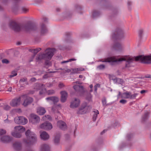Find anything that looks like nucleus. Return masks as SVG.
<instances>
[{"label": "nucleus", "mask_w": 151, "mask_h": 151, "mask_svg": "<svg viewBox=\"0 0 151 151\" xmlns=\"http://www.w3.org/2000/svg\"><path fill=\"white\" fill-rule=\"evenodd\" d=\"M134 60L136 61H140L141 63L145 64H150L151 63V55H141L136 57L125 56L117 59L113 57L108 58L104 60H101L100 61L103 62H112L114 63L124 61H126L125 68H129L131 66V64Z\"/></svg>", "instance_id": "nucleus-1"}, {"label": "nucleus", "mask_w": 151, "mask_h": 151, "mask_svg": "<svg viewBox=\"0 0 151 151\" xmlns=\"http://www.w3.org/2000/svg\"><path fill=\"white\" fill-rule=\"evenodd\" d=\"M9 27L10 28L16 32H19L21 29H24L27 32H35L37 29V25L34 22L30 21L25 24L12 21L9 23Z\"/></svg>", "instance_id": "nucleus-2"}, {"label": "nucleus", "mask_w": 151, "mask_h": 151, "mask_svg": "<svg viewBox=\"0 0 151 151\" xmlns=\"http://www.w3.org/2000/svg\"><path fill=\"white\" fill-rule=\"evenodd\" d=\"M56 50L55 48H48L45 50V53H40L38 54V60L44 59L45 60V65L48 66L51 65V63L50 61L54 55Z\"/></svg>", "instance_id": "nucleus-3"}, {"label": "nucleus", "mask_w": 151, "mask_h": 151, "mask_svg": "<svg viewBox=\"0 0 151 151\" xmlns=\"http://www.w3.org/2000/svg\"><path fill=\"white\" fill-rule=\"evenodd\" d=\"M27 139H24V142L28 146L33 145L36 141L37 138L34 133L31 132L29 129H28L25 133Z\"/></svg>", "instance_id": "nucleus-4"}, {"label": "nucleus", "mask_w": 151, "mask_h": 151, "mask_svg": "<svg viewBox=\"0 0 151 151\" xmlns=\"http://www.w3.org/2000/svg\"><path fill=\"white\" fill-rule=\"evenodd\" d=\"M124 37L123 29L121 28L117 27L112 35V39L114 40L120 39Z\"/></svg>", "instance_id": "nucleus-5"}, {"label": "nucleus", "mask_w": 151, "mask_h": 151, "mask_svg": "<svg viewBox=\"0 0 151 151\" xmlns=\"http://www.w3.org/2000/svg\"><path fill=\"white\" fill-rule=\"evenodd\" d=\"M91 107L90 106H87L86 103H83L77 111V113L79 114H85L87 111L90 110Z\"/></svg>", "instance_id": "nucleus-6"}, {"label": "nucleus", "mask_w": 151, "mask_h": 151, "mask_svg": "<svg viewBox=\"0 0 151 151\" xmlns=\"http://www.w3.org/2000/svg\"><path fill=\"white\" fill-rule=\"evenodd\" d=\"M14 121L15 123L18 124L24 125L28 122L27 119L23 116L17 117L15 118Z\"/></svg>", "instance_id": "nucleus-7"}, {"label": "nucleus", "mask_w": 151, "mask_h": 151, "mask_svg": "<svg viewBox=\"0 0 151 151\" xmlns=\"http://www.w3.org/2000/svg\"><path fill=\"white\" fill-rule=\"evenodd\" d=\"M40 127L41 129L47 130H50L52 128V124L49 122H45L42 123L40 126Z\"/></svg>", "instance_id": "nucleus-8"}, {"label": "nucleus", "mask_w": 151, "mask_h": 151, "mask_svg": "<svg viewBox=\"0 0 151 151\" xmlns=\"http://www.w3.org/2000/svg\"><path fill=\"white\" fill-rule=\"evenodd\" d=\"M21 96L22 97H26V99L24 100L22 104L24 107H26L28 105L30 104L33 101V98L30 97H27L26 94L22 95Z\"/></svg>", "instance_id": "nucleus-9"}, {"label": "nucleus", "mask_w": 151, "mask_h": 151, "mask_svg": "<svg viewBox=\"0 0 151 151\" xmlns=\"http://www.w3.org/2000/svg\"><path fill=\"white\" fill-rule=\"evenodd\" d=\"M21 100L20 97L18 98H15L12 100L11 102H10V105L12 107L17 106L20 105Z\"/></svg>", "instance_id": "nucleus-10"}, {"label": "nucleus", "mask_w": 151, "mask_h": 151, "mask_svg": "<svg viewBox=\"0 0 151 151\" xmlns=\"http://www.w3.org/2000/svg\"><path fill=\"white\" fill-rule=\"evenodd\" d=\"M80 103V100L75 98L73 101L71 102L70 106L72 109L76 108L79 105Z\"/></svg>", "instance_id": "nucleus-11"}, {"label": "nucleus", "mask_w": 151, "mask_h": 151, "mask_svg": "<svg viewBox=\"0 0 151 151\" xmlns=\"http://www.w3.org/2000/svg\"><path fill=\"white\" fill-rule=\"evenodd\" d=\"M29 122L32 124L37 123L38 121V116L34 114H31L29 118Z\"/></svg>", "instance_id": "nucleus-12"}, {"label": "nucleus", "mask_w": 151, "mask_h": 151, "mask_svg": "<svg viewBox=\"0 0 151 151\" xmlns=\"http://www.w3.org/2000/svg\"><path fill=\"white\" fill-rule=\"evenodd\" d=\"M73 88L75 91L79 92L81 96L85 92L83 87L82 86L75 85L73 86Z\"/></svg>", "instance_id": "nucleus-13"}, {"label": "nucleus", "mask_w": 151, "mask_h": 151, "mask_svg": "<svg viewBox=\"0 0 151 151\" xmlns=\"http://www.w3.org/2000/svg\"><path fill=\"white\" fill-rule=\"evenodd\" d=\"M57 126L61 129L65 130L67 129V126L66 123L60 120L57 122Z\"/></svg>", "instance_id": "nucleus-14"}, {"label": "nucleus", "mask_w": 151, "mask_h": 151, "mask_svg": "<svg viewBox=\"0 0 151 151\" xmlns=\"http://www.w3.org/2000/svg\"><path fill=\"white\" fill-rule=\"evenodd\" d=\"M112 48L116 50L120 51L122 50L123 46L120 43L116 42L112 46Z\"/></svg>", "instance_id": "nucleus-15"}, {"label": "nucleus", "mask_w": 151, "mask_h": 151, "mask_svg": "<svg viewBox=\"0 0 151 151\" xmlns=\"http://www.w3.org/2000/svg\"><path fill=\"white\" fill-rule=\"evenodd\" d=\"M60 93L61 95L60 98V101L62 103L65 102L68 96V93L65 91H62L60 92Z\"/></svg>", "instance_id": "nucleus-16"}, {"label": "nucleus", "mask_w": 151, "mask_h": 151, "mask_svg": "<svg viewBox=\"0 0 151 151\" xmlns=\"http://www.w3.org/2000/svg\"><path fill=\"white\" fill-rule=\"evenodd\" d=\"M12 139V137L9 136H4L0 138L1 141L4 143L9 142H11Z\"/></svg>", "instance_id": "nucleus-17"}, {"label": "nucleus", "mask_w": 151, "mask_h": 151, "mask_svg": "<svg viewBox=\"0 0 151 151\" xmlns=\"http://www.w3.org/2000/svg\"><path fill=\"white\" fill-rule=\"evenodd\" d=\"M40 90L39 91V94L42 95L45 94L46 90L45 85L42 83H38V90Z\"/></svg>", "instance_id": "nucleus-18"}, {"label": "nucleus", "mask_w": 151, "mask_h": 151, "mask_svg": "<svg viewBox=\"0 0 151 151\" xmlns=\"http://www.w3.org/2000/svg\"><path fill=\"white\" fill-rule=\"evenodd\" d=\"M40 137L41 139L44 141L48 140L50 137L48 134L45 131H43L42 132H40Z\"/></svg>", "instance_id": "nucleus-19"}, {"label": "nucleus", "mask_w": 151, "mask_h": 151, "mask_svg": "<svg viewBox=\"0 0 151 151\" xmlns=\"http://www.w3.org/2000/svg\"><path fill=\"white\" fill-rule=\"evenodd\" d=\"M48 30L47 28L43 23H42L40 26V33L41 35H44L45 34L47 33Z\"/></svg>", "instance_id": "nucleus-20"}, {"label": "nucleus", "mask_w": 151, "mask_h": 151, "mask_svg": "<svg viewBox=\"0 0 151 151\" xmlns=\"http://www.w3.org/2000/svg\"><path fill=\"white\" fill-rule=\"evenodd\" d=\"M123 95H125L127 96L125 97V98H129L131 99H132L135 98L138 94L137 93H135L132 95L131 92H126L123 93Z\"/></svg>", "instance_id": "nucleus-21"}, {"label": "nucleus", "mask_w": 151, "mask_h": 151, "mask_svg": "<svg viewBox=\"0 0 151 151\" xmlns=\"http://www.w3.org/2000/svg\"><path fill=\"white\" fill-rule=\"evenodd\" d=\"M40 151H51L50 147L47 144H42L40 147Z\"/></svg>", "instance_id": "nucleus-22"}, {"label": "nucleus", "mask_w": 151, "mask_h": 151, "mask_svg": "<svg viewBox=\"0 0 151 151\" xmlns=\"http://www.w3.org/2000/svg\"><path fill=\"white\" fill-rule=\"evenodd\" d=\"M61 135L60 133L56 134L54 139V143L55 145H58L59 144Z\"/></svg>", "instance_id": "nucleus-23"}, {"label": "nucleus", "mask_w": 151, "mask_h": 151, "mask_svg": "<svg viewBox=\"0 0 151 151\" xmlns=\"http://www.w3.org/2000/svg\"><path fill=\"white\" fill-rule=\"evenodd\" d=\"M13 147L16 150H20L22 148V143L20 142H16L13 144Z\"/></svg>", "instance_id": "nucleus-24"}, {"label": "nucleus", "mask_w": 151, "mask_h": 151, "mask_svg": "<svg viewBox=\"0 0 151 151\" xmlns=\"http://www.w3.org/2000/svg\"><path fill=\"white\" fill-rule=\"evenodd\" d=\"M15 132L22 133L25 130V129L22 126H17L14 127Z\"/></svg>", "instance_id": "nucleus-25"}, {"label": "nucleus", "mask_w": 151, "mask_h": 151, "mask_svg": "<svg viewBox=\"0 0 151 151\" xmlns=\"http://www.w3.org/2000/svg\"><path fill=\"white\" fill-rule=\"evenodd\" d=\"M29 51L33 53L31 59L29 60V62H30L32 61V59L34 58L35 56L38 52V49L36 48L35 49H29Z\"/></svg>", "instance_id": "nucleus-26"}, {"label": "nucleus", "mask_w": 151, "mask_h": 151, "mask_svg": "<svg viewBox=\"0 0 151 151\" xmlns=\"http://www.w3.org/2000/svg\"><path fill=\"white\" fill-rule=\"evenodd\" d=\"M149 112L147 111L145 112L144 115L142 117V122H145L147 120L149 116Z\"/></svg>", "instance_id": "nucleus-27"}, {"label": "nucleus", "mask_w": 151, "mask_h": 151, "mask_svg": "<svg viewBox=\"0 0 151 151\" xmlns=\"http://www.w3.org/2000/svg\"><path fill=\"white\" fill-rule=\"evenodd\" d=\"M18 3H14V4L12 7V10L14 13H16L19 9V6Z\"/></svg>", "instance_id": "nucleus-28"}, {"label": "nucleus", "mask_w": 151, "mask_h": 151, "mask_svg": "<svg viewBox=\"0 0 151 151\" xmlns=\"http://www.w3.org/2000/svg\"><path fill=\"white\" fill-rule=\"evenodd\" d=\"M46 112L45 108L42 107H40L38 108V113L40 115H44Z\"/></svg>", "instance_id": "nucleus-29"}, {"label": "nucleus", "mask_w": 151, "mask_h": 151, "mask_svg": "<svg viewBox=\"0 0 151 151\" xmlns=\"http://www.w3.org/2000/svg\"><path fill=\"white\" fill-rule=\"evenodd\" d=\"M12 135L13 137L17 138H20L22 137L21 133L17 132H15L12 133Z\"/></svg>", "instance_id": "nucleus-30"}, {"label": "nucleus", "mask_w": 151, "mask_h": 151, "mask_svg": "<svg viewBox=\"0 0 151 151\" xmlns=\"http://www.w3.org/2000/svg\"><path fill=\"white\" fill-rule=\"evenodd\" d=\"M133 134L131 133H129L127 134L126 139L128 141H131L133 138Z\"/></svg>", "instance_id": "nucleus-31"}, {"label": "nucleus", "mask_w": 151, "mask_h": 151, "mask_svg": "<svg viewBox=\"0 0 151 151\" xmlns=\"http://www.w3.org/2000/svg\"><path fill=\"white\" fill-rule=\"evenodd\" d=\"M92 96L90 93H88L86 97V99L89 102L92 101Z\"/></svg>", "instance_id": "nucleus-32"}, {"label": "nucleus", "mask_w": 151, "mask_h": 151, "mask_svg": "<svg viewBox=\"0 0 151 151\" xmlns=\"http://www.w3.org/2000/svg\"><path fill=\"white\" fill-rule=\"evenodd\" d=\"M100 14V12L99 11L95 10L93 11L92 16L93 18H95L96 17L99 16Z\"/></svg>", "instance_id": "nucleus-33"}, {"label": "nucleus", "mask_w": 151, "mask_h": 151, "mask_svg": "<svg viewBox=\"0 0 151 151\" xmlns=\"http://www.w3.org/2000/svg\"><path fill=\"white\" fill-rule=\"evenodd\" d=\"M93 112L95 113L93 115V121H95L96 119V118L97 116V115L99 114V112L97 110H95V111H93Z\"/></svg>", "instance_id": "nucleus-34"}, {"label": "nucleus", "mask_w": 151, "mask_h": 151, "mask_svg": "<svg viewBox=\"0 0 151 151\" xmlns=\"http://www.w3.org/2000/svg\"><path fill=\"white\" fill-rule=\"evenodd\" d=\"M144 33V30L142 29H140L138 31V35L139 37L141 39L142 38L143 35Z\"/></svg>", "instance_id": "nucleus-35"}, {"label": "nucleus", "mask_w": 151, "mask_h": 151, "mask_svg": "<svg viewBox=\"0 0 151 151\" xmlns=\"http://www.w3.org/2000/svg\"><path fill=\"white\" fill-rule=\"evenodd\" d=\"M59 98L56 96H53L52 101L53 102L54 104H55L59 101Z\"/></svg>", "instance_id": "nucleus-36"}, {"label": "nucleus", "mask_w": 151, "mask_h": 151, "mask_svg": "<svg viewBox=\"0 0 151 151\" xmlns=\"http://www.w3.org/2000/svg\"><path fill=\"white\" fill-rule=\"evenodd\" d=\"M75 10L76 11L80 12L81 9V7L78 5H76L75 6Z\"/></svg>", "instance_id": "nucleus-37"}, {"label": "nucleus", "mask_w": 151, "mask_h": 151, "mask_svg": "<svg viewBox=\"0 0 151 151\" xmlns=\"http://www.w3.org/2000/svg\"><path fill=\"white\" fill-rule=\"evenodd\" d=\"M6 131L3 129H0V136L6 134Z\"/></svg>", "instance_id": "nucleus-38"}, {"label": "nucleus", "mask_w": 151, "mask_h": 151, "mask_svg": "<svg viewBox=\"0 0 151 151\" xmlns=\"http://www.w3.org/2000/svg\"><path fill=\"white\" fill-rule=\"evenodd\" d=\"M107 2V0H100V4L101 5H104L106 4Z\"/></svg>", "instance_id": "nucleus-39"}, {"label": "nucleus", "mask_w": 151, "mask_h": 151, "mask_svg": "<svg viewBox=\"0 0 151 151\" xmlns=\"http://www.w3.org/2000/svg\"><path fill=\"white\" fill-rule=\"evenodd\" d=\"M21 10L24 13H26L28 11V9L24 7H22L21 8Z\"/></svg>", "instance_id": "nucleus-40"}, {"label": "nucleus", "mask_w": 151, "mask_h": 151, "mask_svg": "<svg viewBox=\"0 0 151 151\" xmlns=\"http://www.w3.org/2000/svg\"><path fill=\"white\" fill-rule=\"evenodd\" d=\"M112 12L113 14L115 15H117L119 12L118 10L116 8L113 9L112 10Z\"/></svg>", "instance_id": "nucleus-41"}, {"label": "nucleus", "mask_w": 151, "mask_h": 151, "mask_svg": "<svg viewBox=\"0 0 151 151\" xmlns=\"http://www.w3.org/2000/svg\"><path fill=\"white\" fill-rule=\"evenodd\" d=\"M102 102L103 104V106H106L107 105L106 104V98L104 97L102 99Z\"/></svg>", "instance_id": "nucleus-42"}, {"label": "nucleus", "mask_w": 151, "mask_h": 151, "mask_svg": "<svg viewBox=\"0 0 151 151\" xmlns=\"http://www.w3.org/2000/svg\"><path fill=\"white\" fill-rule=\"evenodd\" d=\"M3 109L5 110H9L10 108L11 107L8 105H5L3 107Z\"/></svg>", "instance_id": "nucleus-43"}, {"label": "nucleus", "mask_w": 151, "mask_h": 151, "mask_svg": "<svg viewBox=\"0 0 151 151\" xmlns=\"http://www.w3.org/2000/svg\"><path fill=\"white\" fill-rule=\"evenodd\" d=\"M2 62L3 63L8 64L9 63V61L7 59H4L2 60Z\"/></svg>", "instance_id": "nucleus-44"}, {"label": "nucleus", "mask_w": 151, "mask_h": 151, "mask_svg": "<svg viewBox=\"0 0 151 151\" xmlns=\"http://www.w3.org/2000/svg\"><path fill=\"white\" fill-rule=\"evenodd\" d=\"M79 70H80L78 68H76V69H73V72H71V73L72 74L75 73H78V71H79Z\"/></svg>", "instance_id": "nucleus-45"}, {"label": "nucleus", "mask_w": 151, "mask_h": 151, "mask_svg": "<svg viewBox=\"0 0 151 151\" xmlns=\"http://www.w3.org/2000/svg\"><path fill=\"white\" fill-rule=\"evenodd\" d=\"M55 93V91L53 90H49L48 91V94L51 95L54 94Z\"/></svg>", "instance_id": "nucleus-46"}, {"label": "nucleus", "mask_w": 151, "mask_h": 151, "mask_svg": "<svg viewBox=\"0 0 151 151\" xmlns=\"http://www.w3.org/2000/svg\"><path fill=\"white\" fill-rule=\"evenodd\" d=\"M27 80V78H24L20 79L19 82L20 83H23L25 82Z\"/></svg>", "instance_id": "nucleus-47"}, {"label": "nucleus", "mask_w": 151, "mask_h": 151, "mask_svg": "<svg viewBox=\"0 0 151 151\" xmlns=\"http://www.w3.org/2000/svg\"><path fill=\"white\" fill-rule=\"evenodd\" d=\"M98 68L100 70L104 69L105 68V66L104 65L101 64L98 66Z\"/></svg>", "instance_id": "nucleus-48"}, {"label": "nucleus", "mask_w": 151, "mask_h": 151, "mask_svg": "<svg viewBox=\"0 0 151 151\" xmlns=\"http://www.w3.org/2000/svg\"><path fill=\"white\" fill-rule=\"evenodd\" d=\"M127 102V101L125 99H122L119 101V102L122 104H124Z\"/></svg>", "instance_id": "nucleus-49"}, {"label": "nucleus", "mask_w": 151, "mask_h": 151, "mask_svg": "<svg viewBox=\"0 0 151 151\" xmlns=\"http://www.w3.org/2000/svg\"><path fill=\"white\" fill-rule=\"evenodd\" d=\"M72 14L70 13H67L66 14V17L67 18H69L72 16Z\"/></svg>", "instance_id": "nucleus-50"}, {"label": "nucleus", "mask_w": 151, "mask_h": 151, "mask_svg": "<svg viewBox=\"0 0 151 151\" xmlns=\"http://www.w3.org/2000/svg\"><path fill=\"white\" fill-rule=\"evenodd\" d=\"M58 86L60 88H62L65 86L64 84L62 83H60L59 84Z\"/></svg>", "instance_id": "nucleus-51"}, {"label": "nucleus", "mask_w": 151, "mask_h": 151, "mask_svg": "<svg viewBox=\"0 0 151 151\" xmlns=\"http://www.w3.org/2000/svg\"><path fill=\"white\" fill-rule=\"evenodd\" d=\"M42 19L43 20V21L44 22H47L48 19L45 17H43Z\"/></svg>", "instance_id": "nucleus-52"}, {"label": "nucleus", "mask_w": 151, "mask_h": 151, "mask_svg": "<svg viewBox=\"0 0 151 151\" xmlns=\"http://www.w3.org/2000/svg\"><path fill=\"white\" fill-rule=\"evenodd\" d=\"M17 73H15L13 74H11V75H10L9 76V77L10 78H12L16 76L17 75Z\"/></svg>", "instance_id": "nucleus-53"}, {"label": "nucleus", "mask_w": 151, "mask_h": 151, "mask_svg": "<svg viewBox=\"0 0 151 151\" xmlns=\"http://www.w3.org/2000/svg\"><path fill=\"white\" fill-rule=\"evenodd\" d=\"M59 48L60 50H64L66 49V47H63L62 46H60L59 47Z\"/></svg>", "instance_id": "nucleus-54"}, {"label": "nucleus", "mask_w": 151, "mask_h": 151, "mask_svg": "<svg viewBox=\"0 0 151 151\" xmlns=\"http://www.w3.org/2000/svg\"><path fill=\"white\" fill-rule=\"evenodd\" d=\"M37 80V79L35 78H32L30 79V81L32 82H34Z\"/></svg>", "instance_id": "nucleus-55"}, {"label": "nucleus", "mask_w": 151, "mask_h": 151, "mask_svg": "<svg viewBox=\"0 0 151 151\" xmlns=\"http://www.w3.org/2000/svg\"><path fill=\"white\" fill-rule=\"evenodd\" d=\"M49 77V76H48V74H45L43 76V78L44 79H46L48 78Z\"/></svg>", "instance_id": "nucleus-56"}, {"label": "nucleus", "mask_w": 151, "mask_h": 151, "mask_svg": "<svg viewBox=\"0 0 151 151\" xmlns=\"http://www.w3.org/2000/svg\"><path fill=\"white\" fill-rule=\"evenodd\" d=\"M53 96H50V97H48L46 98V100H50L52 101V98H53Z\"/></svg>", "instance_id": "nucleus-57"}, {"label": "nucleus", "mask_w": 151, "mask_h": 151, "mask_svg": "<svg viewBox=\"0 0 151 151\" xmlns=\"http://www.w3.org/2000/svg\"><path fill=\"white\" fill-rule=\"evenodd\" d=\"M37 83H36L35 84V85L34 86V89H36V91H37V89H38V86H37Z\"/></svg>", "instance_id": "nucleus-58"}, {"label": "nucleus", "mask_w": 151, "mask_h": 151, "mask_svg": "<svg viewBox=\"0 0 151 151\" xmlns=\"http://www.w3.org/2000/svg\"><path fill=\"white\" fill-rule=\"evenodd\" d=\"M14 1V3H19L21 0H12Z\"/></svg>", "instance_id": "nucleus-59"}, {"label": "nucleus", "mask_w": 151, "mask_h": 151, "mask_svg": "<svg viewBox=\"0 0 151 151\" xmlns=\"http://www.w3.org/2000/svg\"><path fill=\"white\" fill-rule=\"evenodd\" d=\"M147 91V90H141L140 91V92L141 93L143 94V93H145Z\"/></svg>", "instance_id": "nucleus-60"}, {"label": "nucleus", "mask_w": 151, "mask_h": 151, "mask_svg": "<svg viewBox=\"0 0 151 151\" xmlns=\"http://www.w3.org/2000/svg\"><path fill=\"white\" fill-rule=\"evenodd\" d=\"M107 131V129H104V130H103V131L101 133H100V134L101 135H102L103 134H104V133H105V132H106V131Z\"/></svg>", "instance_id": "nucleus-61"}, {"label": "nucleus", "mask_w": 151, "mask_h": 151, "mask_svg": "<svg viewBox=\"0 0 151 151\" xmlns=\"http://www.w3.org/2000/svg\"><path fill=\"white\" fill-rule=\"evenodd\" d=\"M112 80L115 82H117L118 81V79L116 78L112 79Z\"/></svg>", "instance_id": "nucleus-62"}, {"label": "nucleus", "mask_w": 151, "mask_h": 151, "mask_svg": "<svg viewBox=\"0 0 151 151\" xmlns=\"http://www.w3.org/2000/svg\"><path fill=\"white\" fill-rule=\"evenodd\" d=\"M76 59L74 58H71L68 60L69 62H71L72 61L76 60Z\"/></svg>", "instance_id": "nucleus-63"}, {"label": "nucleus", "mask_w": 151, "mask_h": 151, "mask_svg": "<svg viewBox=\"0 0 151 151\" xmlns=\"http://www.w3.org/2000/svg\"><path fill=\"white\" fill-rule=\"evenodd\" d=\"M66 138L68 139L69 137V136L68 134H66L65 135Z\"/></svg>", "instance_id": "nucleus-64"}]
</instances>
